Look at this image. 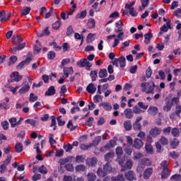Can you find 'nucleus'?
Returning <instances> with one entry per match:
<instances>
[{"mask_svg":"<svg viewBox=\"0 0 181 181\" xmlns=\"http://www.w3.org/2000/svg\"><path fill=\"white\" fill-rule=\"evenodd\" d=\"M140 86L142 88V93H146V94H153L156 87L155 82H152V85L149 82L141 83Z\"/></svg>","mask_w":181,"mask_h":181,"instance_id":"obj_3","label":"nucleus"},{"mask_svg":"<svg viewBox=\"0 0 181 181\" xmlns=\"http://www.w3.org/2000/svg\"><path fill=\"white\" fill-rule=\"evenodd\" d=\"M25 124H30V125H32V127H36V120L28 119L25 120Z\"/></svg>","mask_w":181,"mask_h":181,"instance_id":"obj_61","label":"nucleus"},{"mask_svg":"<svg viewBox=\"0 0 181 181\" xmlns=\"http://www.w3.org/2000/svg\"><path fill=\"white\" fill-rule=\"evenodd\" d=\"M47 57L49 60H53L56 57V52L53 51H49L47 53Z\"/></svg>","mask_w":181,"mask_h":181,"instance_id":"obj_54","label":"nucleus"},{"mask_svg":"<svg viewBox=\"0 0 181 181\" xmlns=\"http://www.w3.org/2000/svg\"><path fill=\"white\" fill-rule=\"evenodd\" d=\"M16 153H21L23 151V144L22 143H17L15 146Z\"/></svg>","mask_w":181,"mask_h":181,"instance_id":"obj_35","label":"nucleus"},{"mask_svg":"<svg viewBox=\"0 0 181 181\" xmlns=\"http://www.w3.org/2000/svg\"><path fill=\"white\" fill-rule=\"evenodd\" d=\"M86 16H87V11L84 10L81 11L79 13H78L76 16V19H84V18H86Z\"/></svg>","mask_w":181,"mask_h":181,"instance_id":"obj_36","label":"nucleus"},{"mask_svg":"<svg viewBox=\"0 0 181 181\" xmlns=\"http://www.w3.org/2000/svg\"><path fill=\"white\" fill-rule=\"evenodd\" d=\"M30 11V7H24L21 11L22 16H26V15H29Z\"/></svg>","mask_w":181,"mask_h":181,"instance_id":"obj_45","label":"nucleus"},{"mask_svg":"<svg viewBox=\"0 0 181 181\" xmlns=\"http://www.w3.org/2000/svg\"><path fill=\"white\" fill-rule=\"evenodd\" d=\"M170 180L174 181H181V175L180 174H175L170 177Z\"/></svg>","mask_w":181,"mask_h":181,"instance_id":"obj_51","label":"nucleus"},{"mask_svg":"<svg viewBox=\"0 0 181 181\" xmlns=\"http://www.w3.org/2000/svg\"><path fill=\"white\" fill-rule=\"evenodd\" d=\"M56 94V88L54 86H51L48 88L47 90L45 93V97H52Z\"/></svg>","mask_w":181,"mask_h":181,"instance_id":"obj_15","label":"nucleus"},{"mask_svg":"<svg viewBox=\"0 0 181 181\" xmlns=\"http://www.w3.org/2000/svg\"><path fill=\"white\" fill-rule=\"evenodd\" d=\"M114 158V153L109 152L105 155V160L111 165V162H112V158Z\"/></svg>","mask_w":181,"mask_h":181,"instance_id":"obj_22","label":"nucleus"},{"mask_svg":"<svg viewBox=\"0 0 181 181\" xmlns=\"http://www.w3.org/2000/svg\"><path fill=\"white\" fill-rule=\"evenodd\" d=\"M87 179L88 181H95V179H97V175H95V174L93 173H89L87 175Z\"/></svg>","mask_w":181,"mask_h":181,"instance_id":"obj_40","label":"nucleus"},{"mask_svg":"<svg viewBox=\"0 0 181 181\" xmlns=\"http://www.w3.org/2000/svg\"><path fill=\"white\" fill-rule=\"evenodd\" d=\"M141 121H142V117H138L136 121L133 124V129L134 131H142V124H141Z\"/></svg>","mask_w":181,"mask_h":181,"instance_id":"obj_9","label":"nucleus"},{"mask_svg":"<svg viewBox=\"0 0 181 181\" xmlns=\"http://www.w3.org/2000/svg\"><path fill=\"white\" fill-rule=\"evenodd\" d=\"M111 172H112V167L111 166L110 163H107L105 165H103V168L98 169L97 175L100 177H105V176Z\"/></svg>","mask_w":181,"mask_h":181,"instance_id":"obj_4","label":"nucleus"},{"mask_svg":"<svg viewBox=\"0 0 181 181\" xmlns=\"http://www.w3.org/2000/svg\"><path fill=\"white\" fill-rule=\"evenodd\" d=\"M117 145V141L114 139L110 140L107 144H106L104 146L100 148V151L103 152L104 151H108L111 149V148H114Z\"/></svg>","mask_w":181,"mask_h":181,"instance_id":"obj_8","label":"nucleus"},{"mask_svg":"<svg viewBox=\"0 0 181 181\" xmlns=\"http://www.w3.org/2000/svg\"><path fill=\"white\" fill-rule=\"evenodd\" d=\"M63 71H64V74L66 78H69V76H71V74H73L74 73L73 66H70V67L64 66Z\"/></svg>","mask_w":181,"mask_h":181,"instance_id":"obj_12","label":"nucleus"},{"mask_svg":"<svg viewBox=\"0 0 181 181\" xmlns=\"http://www.w3.org/2000/svg\"><path fill=\"white\" fill-rule=\"evenodd\" d=\"M8 121L11 124V128H15V127L21 125V122L16 120V117H11L8 119Z\"/></svg>","mask_w":181,"mask_h":181,"instance_id":"obj_20","label":"nucleus"},{"mask_svg":"<svg viewBox=\"0 0 181 181\" xmlns=\"http://www.w3.org/2000/svg\"><path fill=\"white\" fill-rule=\"evenodd\" d=\"M124 115L126 118L128 119H131L134 118V113L132 112V109L131 108H127L124 110Z\"/></svg>","mask_w":181,"mask_h":181,"instance_id":"obj_23","label":"nucleus"},{"mask_svg":"<svg viewBox=\"0 0 181 181\" xmlns=\"http://www.w3.org/2000/svg\"><path fill=\"white\" fill-rule=\"evenodd\" d=\"M124 151L126 155H128L129 156L132 155V148H131V146H126V144H124Z\"/></svg>","mask_w":181,"mask_h":181,"instance_id":"obj_33","label":"nucleus"},{"mask_svg":"<svg viewBox=\"0 0 181 181\" xmlns=\"http://www.w3.org/2000/svg\"><path fill=\"white\" fill-rule=\"evenodd\" d=\"M54 138V135L53 134H49V142L51 146L56 145V144H57V141H56Z\"/></svg>","mask_w":181,"mask_h":181,"instance_id":"obj_42","label":"nucleus"},{"mask_svg":"<svg viewBox=\"0 0 181 181\" xmlns=\"http://www.w3.org/2000/svg\"><path fill=\"white\" fill-rule=\"evenodd\" d=\"M86 91L89 93V94H94L97 91V88L94 86V83H89L86 87Z\"/></svg>","mask_w":181,"mask_h":181,"instance_id":"obj_17","label":"nucleus"},{"mask_svg":"<svg viewBox=\"0 0 181 181\" xmlns=\"http://www.w3.org/2000/svg\"><path fill=\"white\" fill-rule=\"evenodd\" d=\"M87 63V59H81L79 62H77V64L80 67H86Z\"/></svg>","mask_w":181,"mask_h":181,"instance_id":"obj_52","label":"nucleus"},{"mask_svg":"<svg viewBox=\"0 0 181 181\" xmlns=\"http://www.w3.org/2000/svg\"><path fill=\"white\" fill-rule=\"evenodd\" d=\"M98 72L97 71H91L90 76L91 77L92 81H95L97 80Z\"/></svg>","mask_w":181,"mask_h":181,"instance_id":"obj_47","label":"nucleus"},{"mask_svg":"<svg viewBox=\"0 0 181 181\" xmlns=\"http://www.w3.org/2000/svg\"><path fill=\"white\" fill-rule=\"evenodd\" d=\"M171 134L173 136H175V138H177L180 135V132L179 131L178 128L174 127L171 129Z\"/></svg>","mask_w":181,"mask_h":181,"instance_id":"obj_37","label":"nucleus"},{"mask_svg":"<svg viewBox=\"0 0 181 181\" xmlns=\"http://www.w3.org/2000/svg\"><path fill=\"white\" fill-rule=\"evenodd\" d=\"M76 172H86V165H78L76 167Z\"/></svg>","mask_w":181,"mask_h":181,"instance_id":"obj_53","label":"nucleus"},{"mask_svg":"<svg viewBox=\"0 0 181 181\" xmlns=\"http://www.w3.org/2000/svg\"><path fill=\"white\" fill-rule=\"evenodd\" d=\"M119 164L121 165L124 169H132L134 161L131 159H128L126 163H124V160H119Z\"/></svg>","mask_w":181,"mask_h":181,"instance_id":"obj_7","label":"nucleus"},{"mask_svg":"<svg viewBox=\"0 0 181 181\" xmlns=\"http://www.w3.org/2000/svg\"><path fill=\"white\" fill-rule=\"evenodd\" d=\"M169 29H172V26H170V20H168L166 23V25H163L162 27H160V30L161 32H168Z\"/></svg>","mask_w":181,"mask_h":181,"instance_id":"obj_25","label":"nucleus"},{"mask_svg":"<svg viewBox=\"0 0 181 181\" xmlns=\"http://www.w3.org/2000/svg\"><path fill=\"white\" fill-rule=\"evenodd\" d=\"M127 143L129 144L128 146H131L134 145V140L132 139V137L131 136H126Z\"/></svg>","mask_w":181,"mask_h":181,"instance_id":"obj_57","label":"nucleus"},{"mask_svg":"<svg viewBox=\"0 0 181 181\" xmlns=\"http://www.w3.org/2000/svg\"><path fill=\"white\" fill-rule=\"evenodd\" d=\"M142 146H144V141H142V139L136 138L133 141L132 148H134L135 149H141Z\"/></svg>","mask_w":181,"mask_h":181,"instance_id":"obj_11","label":"nucleus"},{"mask_svg":"<svg viewBox=\"0 0 181 181\" xmlns=\"http://www.w3.org/2000/svg\"><path fill=\"white\" fill-rule=\"evenodd\" d=\"M63 148L66 152H71L73 146L70 143H68L67 144H64Z\"/></svg>","mask_w":181,"mask_h":181,"instance_id":"obj_41","label":"nucleus"},{"mask_svg":"<svg viewBox=\"0 0 181 181\" xmlns=\"http://www.w3.org/2000/svg\"><path fill=\"white\" fill-rule=\"evenodd\" d=\"M118 60H119V63L121 69H124L125 66H127V64H126L127 59L124 58V57L122 56L118 58Z\"/></svg>","mask_w":181,"mask_h":181,"instance_id":"obj_29","label":"nucleus"},{"mask_svg":"<svg viewBox=\"0 0 181 181\" xmlns=\"http://www.w3.org/2000/svg\"><path fill=\"white\" fill-rule=\"evenodd\" d=\"M148 114H155L156 112H158V108L156 107H152L151 106L148 109Z\"/></svg>","mask_w":181,"mask_h":181,"instance_id":"obj_60","label":"nucleus"},{"mask_svg":"<svg viewBox=\"0 0 181 181\" xmlns=\"http://www.w3.org/2000/svg\"><path fill=\"white\" fill-rule=\"evenodd\" d=\"M61 25H62V23L60 22L59 20H58L52 24V28L54 29V30H58V29H60Z\"/></svg>","mask_w":181,"mask_h":181,"instance_id":"obj_49","label":"nucleus"},{"mask_svg":"<svg viewBox=\"0 0 181 181\" xmlns=\"http://www.w3.org/2000/svg\"><path fill=\"white\" fill-rule=\"evenodd\" d=\"M124 128L125 131H131V129H132V124L131 123V120L124 121Z\"/></svg>","mask_w":181,"mask_h":181,"instance_id":"obj_27","label":"nucleus"},{"mask_svg":"<svg viewBox=\"0 0 181 181\" xmlns=\"http://www.w3.org/2000/svg\"><path fill=\"white\" fill-rule=\"evenodd\" d=\"M29 100L30 103H35V101H37V96L35 95L34 93H30Z\"/></svg>","mask_w":181,"mask_h":181,"instance_id":"obj_64","label":"nucleus"},{"mask_svg":"<svg viewBox=\"0 0 181 181\" xmlns=\"http://www.w3.org/2000/svg\"><path fill=\"white\" fill-rule=\"evenodd\" d=\"M71 60L69 58H65L64 59H62V62H61V65L59 66L60 69H63V67H64V66H67V64H69L70 63Z\"/></svg>","mask_w":181,"mask_h":181,"instance_id":"obj_43","label":"nucleus"},{"mask_svg":"<svg viewBox=\"0 0 181 181\" xmlns=\"http://www.w3.org/2000/svg\"><path fill=\"white\" fill-rule=\"evenodd\" d=\"M10 77L11 79L8 80V83H13V81L18 82L21 81L22 78H23V76L21 75H16L15 72H13L11 75Z\"/></svg>","mask_w":181,"mask_h":181,"instance_id":"obj_13","label":"nucleus"},{"mask_svg":"<svg viewBox=\"0 0 181 181\" xmlns=\"http://www.w3.org/2000/svg\"><path fill=\"white\" fill-rule=\"evenodd\" d=\"M38 172L41 173V175H47V168H46L45 165H42L38 168Z\"/></svg>","mask_w":181,"mask_h":181,"instance_id":"obj_38","label":"nucleus"},{"mask_svg":"<svg viewBox=\"0 0 181 181\" xmlns=\"http://www.w3.org/2000/svg\"><path fill=\"white\" fill-rule=\"evenodd\" d=\"M145 149L147 153H153V147H152V144H151V143H146Z\"/></svg>","mask_w":181,"mask_h":181,"instance_id":"obj_28","label":"nucleus"},{"mask_svg":"<svg viewBox=\"0 0 181 181\" xmlns=\"http://www.w3.org/2000/svg\"><path fill=\"white\" fill-rule=\"evenodd\" d=\"M112 181H125V177H124V175H119L117 177H112Z\"/></svg>","mask_w":181,"mask_h":181,"instance_id":"obj_46","label":"nucleus"},{"mask_svg":"<svg viewBox=\"0 0 181 181\" xmlns=\"http://www.w3.org/2000/svg\"><path fill=\"white\" fill-rule=\"evenodd\" d=\"M73 32H74L73 26L69 25L66 29V36H71V35H73Z\"/></svg>","mask_w":181,"mask_h":181,"instance_id":"obj_59","label":"nucleus"},{"mask_svg":"<svg viewBox=\"0 0 181 181\" xmlns=\"http://www.w3.org/2000/svg\"><path fill=\"white\" fill-rule=\"evenodd\" d=\"M100 107H103L105 111H111L112 110V106L111 103L108 102H103L100 103Z\"/></svg>","mask_w":181,"mask_h":181,"instance_id":"obj_18","label":"nucleus"},{"mask_svg":"<svg viewBox=\"0 0 181 181\" xmlns=\"http://www.w3.org/2000/svg\"><path fill=\"white\" fill-rule=\"evenodd\" d=\"M123 153H124V151L122 150V147L118 146L116 148V155H117L118 159H119V158H121V156H122Z\"/></svg>","mask_w":181,"mask_h":181,"instance_id":"obj_39","label":"nucleus"},{"mask_svg":"<svg viewBox=\"0 0 181 181\" xmlns=\"http://www.w3.org/2000/svg\"><path fill=\"white\" fill-rule=\"evenodd\" d=\"M160 144H161V145H169V140H168V139L166 137H165L164 136H161L160 139H159Z\"/></svg>","mask_w":181,"mask_h":181,"instance_id":"obj_44","label":"nucleus"},{"mask_svg":"<svg viewBox=\"0 0 181 181\" xmlns=\"http://www.w3.org/2000/svg\"><path fill=\"white\" fill-rule=\"evenodd\" d=\"M32 62V58L28 57L16 66V70H22L24 66H28Z\"/></svg>","mask_w":181,"mask_h":181,"instance_id":"obj_10","label":"nucleus"},{"mask_svg":"<svg viewBox=\"0 0 181 181\" xmlns=\"http://www.w3.org/2000/svg\"><path fill=\"white\" fill-rule=\"evenodd\" d=\"M180 97H174L172 98L171 101L169 100V98L167 97L165 100V103L163 106V111H165L166 112H169L172 110V107L175 105H177L179 103Z\"/></svg>","mask_w":181,"mask_h":181,"instance_id":"obj_2","label":"nucleus"},{"mask_svg":"<svg viewBox=\"0 0 181 181\" xmlns=\"http://www.w3.org/2000/svg\"><path fill=\"white\" fill-rule=\"evenodd\" d=\"M124 176L127 180H129V181L136 180V178L135 177V173H134V171L132 170H129L127 173H125Z\"/></svg>","mask_w":181,"mask_h":181,"instance_id":"obj_14","label":"nucleus"},{"mask_svg":"<svg viewBox=\"0 0 181 181\" xmlns=\"http://www.w3.org/2000/svg\"><path fill=\"white\" fill-rule=\"evenodd\" d=\"M115 28H117V29H115V33H119V32H122L123 30L122 27L119 25V22L115 23Z\"/></svg>","mask_w":181,"mask_h":181,"instance_id":"obj_50","label":"nucleus"},{"mask_svg":"<svg viewBox=\"0 0 181 181\" xmlns=\"http://www.w3.org/2000/svg\"><path fill=\"white\" fill-rule=\"evenodd\" d=\"M63 52H69L70 50V45L67 42L62 44Z\"/></svg>","mask_w":181,"mask_h":181,"instance_id":"obj_62","label":"nucleus"},{"mask_svg":"<svg viewBox=\"0 0 181 181\" xmlns=\"http://www.w3.org/2000/svg\"><path fill=\"white\" fill-rule=\"evenodd\" d=\"M161 132H162V130L160 129L155 127L154 128H152L150 130L149 134L146 136V138L149 141H152V139H153V138H156V136H158V135H160Z\"/></svg>","mask_w":181,"mask_h":181,"instance_id":"obj_6","label":"nucleus"},{"mask_svg":"<svg viewBox=\"0 0 181 181\" xmlns=\"http://www.w3.org/2000/svg\"><path fill=\"white\" fill-rule=\"evenodd\" d=\"M18 62V57L16 56H11L9 59L8 66H12Z\"/></svg>","mask_w":181,"mask_h":181,"instance_id":"obj_48","label":"nucleus"},{"mask_svg":"<svg viewBox=\"0 0 181 181\" xmlns=\"http://www.w3.org/2000/svg\"><path fill=\"white\" fill-rule=\"evenodd\" d=\"M179 143H180L179 140L176 138H174L170 140V146H171V148H173V149H176V148H177V146H179Z\"/></svg>","mask_w":181,"mask_h":181,"instance_id":"obj_21","label":"nucleus"},{"mask_svg":"<svg viewBox=\"0 0 181 181\" xmlns=\"http://www.w3.org/2000/svg\"><path fill=\"white\" fill-rule=\"evenodd\" d=\"M140 165H141L142 166H151V165H152V162L148 158H143L140 161Z\"/></svg>","mask_w":181,"mask_h":181,"instance_id":"obj_32","label":"nucleus"},{"mask_svg":"<svg viewBox=\"0 0 181 181\" xmlns=\"http://www.w3.org/2000/svg\"><path fill=\"white\" fill-rule=\"evenodd\" d=\"M101 142V136H97L95 137L93 142L90 144L91 146H98V144Z\"/></svg>","mask_w":181,"mask_h":181,"instance_id":"obj_34","label":"nucleus"},{"mask_svg":"<svg viewBox=\"0 0 181 181\" xmlns=\"http://www.w3.org/2000/svg\"><path fill=\"white\" fill-rule=\"evenodd\" d=\"M65 168L68 172H73L74 170V167L73 166V164L71 163H68L65 165Z\"/></svg>","mask_w":181,"mask_h":181,"instance_id":"obj_63","label":"nucleus"},{"mask_svg":"<svg viewBox=\"0 0 181 181\" xmlns=\"http://www.w3.org/2000/svg\"><path fill=\"white\" fill-rule=\"evenodd\" d=\"M161 168L163 169L161 173V179L165 180L168 179L169 176H170V170L168 168V161L167 160H163L160 163Z\"/></svg>","mask_w":181,"mask_h":181,"instance_id":"obj_5","label":"nucleus"},{"mask_svg":"<svg viewBox=\"0 0 181 181\" xmlns=\"http://www.w3.org/2000/svg\"><path fill=\"white\" fill-rule=\"evenodd\" d=\"M156 148L157 153H162V145L159 141L156 142Z\"/></svg>","mask_w":181,"mask_h":181,"instance_id":"obj_56","label":"nucleus"},{"mask_svg":"<svg viewBox=\"0 0 181 181\" xmlns=\"http://www.w3.org/2000/svg\"><path fill=\"white\" fill-rule=\"evenodd\" d=\"M103 95H95L93 98V101H94V103H100V101H103Z\"/></svg>","mask_w":181,"mask_h":181,"instance_id":"obj_58","label":"nucleus"},{"mask_svg":"<svg viewBox=\"0 0 181 181\" xmlns=\"http://www.w3.org/2000/svg\"><path fill=\"white\" fill-rule=\"evenodd\" d=\"M11 42L13 45H17V46L10 49V52H11L13 54H15L16 52L23 50V49L26 47V42L22 43V42H23V38L19 35L13 36Z\"/></svg>","mask_w":181,"mask_h":181,"instance_id":"obj_1","label":"nucleus"},{"mask_svg":"<svg viewBox=\"0 0 181 181\" xmlns=\"http://www.w3.org/2000/svg\"><path fill=\"white\" fill-rule=\"evenodd\" d=\"M91 144H88V145H86L85 144H82L80 145V148L82 150V151H88V149H90V148H91Z\"/></svg>","mask_w":181,"mask_h":181,"instance_id":"obj_55","label":"nucleus"},{"mask_svg":"<svg viewBox=\"0 0 181 181\" xmlns=\"http://www.w3.org/2000/svg\"><path fill=\"white\" fill-rule=\"evenodd\" d=\"M86 162L88 166H91V168H94L96 166L97 162H98V160H97V158L93 157L91 159L88 160Z\"/></svg>","mask_w":181,"mask_h":181,"instance_id":"obj_26","label":"nucleus"},{"mask_svg":"<svg viewBox=\"0 0 181 181\" xmlns=\"http://www.w3.org/2000/svg\"><path fill=\"white\" fill-rule=\"evenodd\" d=\"M98 76H99L100 78H105V77H107V76H108L107 69H100V71L98 72Z\"/></svg>","mask_w":181,"mask_h":181,"instance_id":"obj_30","label":"nucleus"},{"mask_svg":"<svg viewBox=\"0 0 181 181\" xmlns=\"http://www.w3.org/2000/svg\"><path fill=\"white\" fill-rule=\"evenodd\" d=\"M87 26L88 29H94L95 28V20L94 18H90L87 23Z\"/></svg>","mask_w":181,"mask_h":181,"instance_id":"obj_31","label":"nucleus"},{"mask_svg":"<svg viewBox=\"0 0 181 181\" xmlns=\"http://www.w3.org/2000/svg\"><path fill=\"white\" fill-rule=\"evenodd\" d=\"M152 173H153V169L152 168L146 169L144 172V179L148 180V179L152 176Z\"/></svg>","mask_w":181,"mask_h":181,"instance_id":"obj_16","label":"nucleus"},{"mask_svg":"<svg viewBox=\"0 0 181 181\" xmlns=\"http://www.w3.org/2000/svg\"><path fill=\"white\" fill-rule=\"evenodd\" d=\"M29 90H30V86H29V84H25L24 86L19 89L18 93L21 95L26 94V93H28Z\"/></svg>","mask_w":181,"mask_h":181,"instance_id":"obj_24","label":"nucleus"},{"mask_svg":"<svg viewBox=\"0 0 181 181\" xmlns=\"http://www.w3.org/2000/svg\"><path fill=\"white\" fill-rule=\"evenodd\" d=\"M153 37L152 33H147L144 35V43L145 45H149L151 43V40Z\"/></svg>","mask_w":181,"mask_h":181,"instance_id":"obj_19","label":"nucleus"}]
</instances>
